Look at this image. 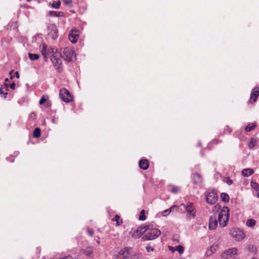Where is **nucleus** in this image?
<instances>
[{
	"instance_id": "obj_1",
	"label": "nucleus",
	"mask_w": 259,
	"mask_h": 259,
	"mask_svg": "<svg viewBox=\"0 0 259 259\" xmlns=\"http://www.w3.org/2000/svg\"><path fill=\"white\" fill-rule=\"evenodd\" d=\"M146 230L145 234L143 238L145 240H151L157 238L161 234L160 231L155 228H153L152 225H147L145 226Z\"/></svg>"
},
{
	"instance_id": "obj_2",
	"label": "nucleus",
	"mask_w": 259,
	"mask_h": 259,
	"mask_svg": "<svg viewBox=\"0 0 259 259\" xmlns=\"http://www.w3.org/2000/svg\"><path fill=\"white\" fill-rule=\"evenodd\" d=\"M229 218V209L227 206L223 207L219 212L218 221L222 227H225L228 223Z\"/></svg>"
},
{
	"instance_id": "obj_3",
	"label": "nucleus",
	"mask_w": 259,
	"mask_h": 259,
	"mask_svg": "<svg viewBox=\"0 0 259 259\" xmlns=\"http://www.w3.org/2000/svg\"><path fill=\"white\" fill-rule=\"evenodd\" d=\"M229 234L234 239L238 241L243 240L246 236L245 233L242 230L237 228L231 229Z\"/></svg>"
},
{
	"instance_id": "obj_4",
	"label": "nucleus",
	"mask_w": 259,
	"mask_h": 259,
	"mask_svg": "<svg viewBox=\"0 0 259 259\" xmlns=\"http://www.w3.org/2000/svg\"><path fill=\"white\" fill-rule=\"evenodd\" d=\"M61 53H59L56 49L53 55L51 56V60L54 66L57 67L59 71L61 70L60 66L62 64V59Z\"/></svg>"
},
{
	"instance_id": "obj_5",
	"label": "nucleus",
	"mask_w": 259,
	"mask_h": 259,
	"mask_svg": "<svg viewBox=\"0 0 259 259\" xmlns=\"http://www.w3.org/2000/svg\"><path fill=\"white\" fill-rule=\"evenodd\" d=\"M61 57L65 60L70 62L75 58L74 51L69 48H64L61 53Z\"/></svg>"
},
{
	"instance_id": "obj_6",
	"label": "nucleus",
	"mask_w": 259,
	"mask_h": 259,
	"mask_svg": "<svg viewBox=\"0 0 259 259\" xmlns=\"http://www.w3.org/2000/svg\"><path fill=\"white\" fill-rule=\"evenodd\" d=\"M40 49L41 54L46 61L48 59V56H50L51 57L56 50L55 48H49L48 46L45 44H42L40 46Z\"/></svg>"
},
{
	"instance_id": "obj_7",
	"label": "nucleus",
	"mask_w": 259,
	"mask_h": 259,
	"mask_svg": "<svg viewBox=\"0 0 259 259\" xmlns=\"http://www.w3.org/2000/svg\"><path fill=\"white\" fill-rule=\"evenodd\" d=\"M205 196L206 202L210 204H215L218 198L217 193L214 191L206 193Z\"/></svg>"
},
{
	"instance_id": "obj_8",
	"label": "nucleus",
	"mask_w": 259,
	"mask_h": 259,
	"mask_svg": "<svg viewBox=\"0 0 259 259\" xmlns=\"http://www.w3.org/2000/svg\"><path fill=\"white\" fill-rule=\"evenodd\" d=\"M59 95L60 98L65 102H69L72 100V97L69 92L66 89H62L60 90Z\"/></svg>"
},
{
	"instance_id": "obj_9",
	"label": "nucleus",
	"mask_w": 259,
	"mask_h": 259,
	"mask_svg": "<svg viewBox=\"0 0 259 259\" xmlns=\"http://www.w3.org/2000/svg\"><path fill=\"white\" fill-rule=\"evenodd\" d=\"M238 254V249L235 247H232L226 250L221 255L222 258L228 259Z\"/></svg>"
},
{
	"instance_id": "obj_10",
	"label": "nucleus",
	"mask_w": 259,
	"mask_h": 259,
	"mask_svg": "<svg viewBox=\"0 0 259 259\" xmlns=\"http://www.w3.org/2000/svg\"><path fill=\"white\" fill-rule=\"evenodd\" d=\"M181 206H183L185 208V209L189 214V216L192 217H195L196 213V209L194 207L192 202H188L186 204L182 203Z\"/></svg>"
},
{
	"instance_id": "obj_11",
	"label": "nucleus",
	"mask_w": 259,
	"mask_h": 259,
	"mask_svg": "<svg viewBox=\"0 0 259 259\" xmlns=\"http://www.w3.org/2000/svg\"><path fill=\"white\" fill-rule=\"evenodd\" d=\"M116 259H130V254L127 248L120 249L115 255Z\"/></svg>"
},
{
	"instance_id": "obj_12",
	"label": "nucleus",
	"mask_w": 259,
	"mask_h": 259,
	"mask_svg": "<svg viewBox=\"0 0 259 259\" xmlns=\"http://www.w3.org/2000/svg\"><path fill=\"white\" fill-rule=\"evenodd\" d=\"M48 34L53 39L58 37V29L55 24H51L48 26Z\"/></svg>"
},
{
	"instance_id": "obj_13",
	"label": "nucleus",
	"mask_w": 259,
	"mask_h": 259,
	"mask_svg": "<svg viewBox=\"0 0 259 259\" xmlns=\"http://www.w3.org/2000/svg\"><path fill=\"white\" fill-rule=\"evenodd\" d=\"M259 96V87H256L252 89L249 99V102L251 104L256 102L257 97Z\"/></svg>"
},
{
	"instance_id": "obj_14",
	"label": "nucleus",
	"mask_w": 259,
	"mask_h": 259,
	"mask_svg": "<svg viewBox=\"0 0 259 259\" xmlns=\"http://www.w3.org/2000/svg\"><path fill=\"white\" fill-rule=\"evenodd\" d=\"M68 37L70 41L71 42L75 44L78 39L79 32L77 30L73 29L69 32Z\"/></svg>"
},
{
	"instance_id": "obj_15",
	"label": "nucleus",
	"mask_w": 259,
	"mask_h": 259,
	"mask_svg": "<svg viewBox=\"0 0 259 259\" xmlns=\"http://www.w3.org/2000/svg\"><path fill=\"white\" fill-rule=\"evenodd\" d=\"M146 230L145 229V226L139 228L137 230L134 231L132 235V238L134 239H137L140 238L143 234H145Z\"/></svg>"
},
{
	"instance_id": "obj_16",
	"label": "nucleus",
	"mask_w": 259,
	"mask_h": 259,
	"mask_svg": "<svg viewBox=\"0 0 259 259\" xmlns=\"http://www.w3.org/2000/svg\"><path fill=\"white\" fill-rule=\"evenodd\" d=\"M218 226V221L217 220L216 217L214 216H211L209 218V222L208 228L210 230L215 229Z\"/></svg>"
},
{
	"instance_id": "obj_17",
	"label": "nucleus",
	"mask_w": 259,
	"mask_h": 259,
	"mask_svg": "<svg viewBox=\"0 0 259 259\" xmlns=\"http://www.w3.org/2000/svg\"><path fill=\"white\" fill-rule=\"evenodd\" d=\"M218 248L217 244H212L206 251V256H210L213 253L215 252Z\"/></svg>"
},
{
	"instance_id": "obj_18",
	"label": "nucleus",
	"mask_w": 259,
	"mask_h": 259,
	"mask_svg": "<svg viewBox=\"0 0 259 259\" xmlns=\"http://www.w3.org/2000/svg\"><path fill=\"white\" fill-rule=\"evenodd\" d=\"M193 180L195 184L199 185L202 182V178L200 174L196 173L193 176Z\"/></svg>"
},
{
	"instance_id": "obj_19",
	"label": "nucleus",
	"mask_w": 259,
	"mask_h": 259,
	"mask_svg": "<svg viewBox=\"0 0 259 259\" xmlns=\"http://www.w3.org/2000/svg\"><path fill=\"white\" fill-rule=\"evenodd\" d=\"M49 15L50 17H61L65 16L64 13L63 12H58L55 11H49Z\"/></svg>"
},
{
	"instance_id": "obj_20",
	"label": "nucleus",
	"mask_w": 259,
	"mask_h": 259,
	"mask_svg": "<svg viewBox=\"0 0 259 259\" xmlns=\"http://www.w3.org/2000/svg\"><path fill=\"white\" fill-rule=\"evenodd\" d=\"M140 167L144 170L147 169L149 167V162L147 159H141L139 161Z\"/></svg>"
},
{
	"instance_id": "obj_21",
	"label": "nucleus",
	"mask_w": 259,
	"mask_h": 259,
	"mask_svg": "<svg viewBox=\"0 0 259 259\" xmlns=\"http://www.w3.org/2000/svg\"><path fill=\"white\" fill-rule=\"evenodd\" d=\"M253 173V170L251 168H245L241 171V174L243 177H248Z\"/></svg>"
},
{
	"instance_id": "obj_22",
	"label": "nucleus",
	"mask_w": 259,
	"mask_h": 259,
	"mask_svg": "<svg viewBox=\"0 0 259 259\" xmlns=\"http://www.w3.org/2000/svg\"><path fill=\"white\" fill-rule=\"evenodd\" d=\"M93 248L92 247H88L81 250V253L85 254L87 256H90L93 253Z\"/></svg>"
},
{
	"instance_id": "obj_23",
	"label": "nucleus",
	"mask_w": 259,
	"mask_h": 259,
	"mask_svg": "<svg viewBox=\"0 0 259 259\" xmlns=\"http://www.w3.org/2000/svg\"><path fill=\"white\" fill-rule=\"evenodd\" d=\"M178 207L176 205H173L171 206L169 208L164 210L161 212V215L162 217H167L168 216L169 213L172 211V210L175 208Z\"/></svg>"
},
{
	"instance_id": "obj_24",
	"label": "nucleus",
	"mask_w": 259,
	"mask_h": 259,
	"mask_svg": "<svg viewBox=\"0 0 259 259\" xmlns=\"http://www.w3.org/2000/svg\"><path fill=\"white\" fill-rule=\"evenodd\" d=\"M173 249V247L171 246L169 247V249L171 250L172 251H177L180 254H182L184 252V247L182 245H178L174 247V249Z\"/></svg>"
},
{
	"instance_id": "obj_25",
	"label": "nucleus",
	"mask_w": 259,
	"mask_h": 259,
	"mask_svg": "<svg viewBox=\"0 0 259 259\" xmlns=\"http://www.w3.org/2000/svg\"><path fill=\"white\" fill-rule=\"evenodd\" d=\"M49 99V97L48 95H43L40 100H39V103L40 105H42L45 102H47V104L48 105V106H50V103L49 101H48Z\"/></svg>"
},
{
	"instance_id": "obj_26",
	"label": "nucleus",
	"mask_w": 259,
	"mask_h": 259,
	"mask_svg": "<svg viewBox=\"0 0 259 259\" xmlns=\"http://www.w3.org/2000/svg\"><path fill=\"white\" fill-rule=\"evenodd\" d=\"M255 224L256 221L255 220L253 219H248L246 222V226L250 228L253 227L255 225Z\"/></svg>"
},
{
	"instance_id": "obj_27",
	"label": "nucleus",
	"mask_w": 259,
	"mask_h": 259,
	"mask_svg": "<svg viewBox=\"0 0 259 259\" xmlns=\"http://www.w3.org/2000/svg\"><path fill=\"white\" fill-rule=\"evenodd\" d=\"M256 126V124L255 122L249 123L248 124L247 126H246L245 131L246 132H250L254 128H255Z\"/></svg>"
},
{
	"instance_id": "obj_28",
	"label": "nucleus",
	"mask_w": 259,
	"mask_h": 259,
	"mask_svg": "<svg viewBox=\"0 0 259 259\" xmlns=\"http://www.w3.org/2000/svg\"><path fill=\"white\" fill-rule=\"evenodd\" d=\"M257 143V141L256 139L254 138H251L250 140V142L248 144V147L250 149H252L254 147Z\"/></svg>"
},
{
	"instance_id": "obj_29",
	"label": "nucleus",
	"mask_w": 259,
	"mask_h": 259,
	"mask_svg": "<svg viewBox=\"0 0 259 259\" xmlns=\"http://www.w3.org/2000/svg\"><path fill=\"white\" fill-rule=\"evenodd\" d=\"M41 135L40 130L39 128H36L33 131V137L35 138H39Z\"/></svg>"
},
{
	"instance_id": "obj_30",
	"label": "nucleus",
	"mask_w": 259,
	"mask_h": 259,
	"mask_svg": "<svg viewBox=\"0 0 259 259\" xmlns=\"http://www.w3.org/2000/svg\"><path fill=\"white\" fill-rule=\"evenodd\" d=\"M168 190L173 193H177L179 192V188L177 186H169Z\"/></svg>"
},
{
	"instance_id": "obj_31",
	"label": "nucleus",
	"mask_w": 259,
	"mask_h": 259,
	"mask_svg": "<svg viewBox=\"0 0 259 259\" xmlns=\"http://www.w3.org/2000/svg\"><path fill=\"white\" fill-rule=\"evenodd\" d=\"M28 57L29 59L32 61L37 60L39 59V56L36 54L28 53Z\"/></svg>"
},
{
	"instance_id": "obj_32",
	"label": "nucleus",
	"mask_w": 259,
	"mask_h": 259,
	"mask_svg": "<svg viewBox=\"0 0 259 259\" xmlns=\"http://www.w3.org/2000/svg\"><path fill=\"white\" fill-rule=\"evenodd\" d=\"M221 198L222 201L224 202H228L229 200V195L225 193H222L221 194Z\"/></svg>"
},
{
	"instance_id": "obj_33",
	"label": "nucleus",
	"mask_w": 259,
	"mask_h": 259,
	"mask_svg": "<svg viewBox=\"0 0 259 259\" xmlns=\"http://www.w3.org/2000/svg\"><path fill=\"white\" fill-rule=\"evenodd\" d=\"M51 6L54 9H59L60 8V6H61V2L60 1L53 2L51 4Z\"/></svg>"
},
{
	"instance_id": "obj_34",
	"label": "nucleus",
	"mask_w": 259,
	"mask_h": 259,
	"mask_svg": "<svg viewBox=\"0 0 259 259\" xmlns=\"http://www.w3.org/2000/svg\"><path fill=\"white\" fill-rule=\"evenodd\" d=\"M112 220L116 221L118 226L120 225L122 223V220L120 219L119 216L118 215H116Z\"/></svg>"
},
{
	"instance_id": "obj_35",
	"label": "nucleus",
	"mask_w": 259,
	"mask_h": 259,
	"mask_svg": "<svg viewBox=\"0 0 259 259\" xmlns=\"http://www.w3.org/2000/svg\"><path fill=\"white\" fill-rule=\"evenodd\" d=\"M139 220L141 221H145L146 220V216L145 215V211L142 210L140 212Z\"/></svg>"
},
{
	"instance_id": "obj_36",
	"label": "nucleus",
	"mask_w": 259,
	"mask_h": 259,
	"mask_svg": "<svg viewBox=\"0 0 259 259\" xmlns=\"http://www.w3.org/2000/svg\"><path fill=\"white\" fill-rule=\"evenodd\" d=\"M223 181L229 186L232 185L233 183V181L230 179L229 178H225Z\"/></svg>"
},
{
	"instance_id": "obj_37",
	"label": "nucleus",
	"mask_w": 259,
	"mask_h": 259,
	"mask_svg": "<svg viewBox=\"0 0 259 259\" xmlns=\"http://www.w3.org/2000/svg\"><path fill=\"white\" fill-rule=\"evenodd\" d=\"M251 186L254 190H256L258 187V185L256 182L252 181L251 182Z\"/></svg>"
},
{
	"instance_id": "obj_38",
	"label": "nucleus",
	"mask_w": 259,
	"mask_h": 259,
	"mask_svg": "<svg viewBox=\"0 0 259 259\" xmlns=\"http://www.w3.org/2000/svg\"><path fill=\"white\" fill-rule=\"evenodd\" d=\"M130 259H139V255L138 254H134L131 256H130Z\"/></svg>"
},
{
	"instance_id": "obj_39",
	"label": "nucleus",
	"mask_w": 259,
	"mask_h": 259,
	"mask_svg": "<svg viewBox=\"0 0 259 259\" xmlns=\"http://www.w3.org/2000/svg\"><path fill=\"white\" fill-rule=\"evenodd\" d=\"M0 94L1 95H3L4 96V98H6V96L8 94V93L7 92H4V89H2V88H1L0 89Z\"/></svg>"
},
{
	"instance_id": "obj_40",
	"label": "nucleus",
	"mask_w": 259,
	"mask_h": 259,
	"mask_svg": "<svg viewBox=\"0 0 259 259\" xmlns=\"http://www.w3.org/2000/svg\"><path fill=\"white\" fill-rule=\"evenodd\" d=\"M87 231L90 236H92L93 235L94 231L92 229L88 228H87Z\"/></svg>"
},
{
	"instance_id": "obj_41",
	"label": "nucleus",
	"mask_w": 259,
	"mask_h": 259,
	"mask_svg": "<svg viewBox=\"0 0 259 259\" xmlns=\"http://www.w3.org/2000/svg\"><path fill=\"white\" fill-rule=\"evenodd\" d=\"M64 2L67 6H70L72 4V1L71 0H64Z\"/></svg>"
},
{
	"instance_id": "obj_42",
	"label": "nucleus",
	"mask_w": 259,
	"mask_h": 259,
	"mask_svg": "<svg viewBox=\"0 0 259 259\" xmlns=\"http://www.w3.org/2000/svg\"><path fill=\"white\" fill-rule=\"evenodd\" d=\"M146 249L147 250V251L148 252H149L150 251H152L154 250V248L150 246H146Z\"/></svg>"
},
{
	"instance_id": "obj_43",
	"label": "nucleus",
	"mask_w": 259,
	"mask_h": 259,
	"mask_svg": "<svg viewBox=\"0 0 259 259\" xmlns=\"http://www.w3.org/2000/svg\"><path fill=\"white\" fill-rule=\"evenodd\" d=\"M227 128H225V132H228V133H230L232 131V130L231 128H229L228 126H227Z\"/></svg>"
},
{
	"instance_id": "obj_44",
	"label": "nucleus",
	"mask_w": 259,
	"mask_h": 259,
	"mask_svg": "<svg viewBox=\"0 0 259 259\" xmlns=\"http://www.w3.org/2000/svg\"><path fill=\"white\" fill-rule=\"evenodd\" d=\"M10 88H11V89H12V90H15V83H12V84L10 85Z\"/></svg>"
},
{
	"instance_id": "obj_45",
	"label": "nucleus",
	"mask_w": 259,
	"mask_h": 259,
	"mask_svg": "<svg viewBox=\"0 0 259 259\" xmlns=\"http://www.w3.org/2000/svg\"><path fill=\"white\" fill-rule=\"evenodd\" d=\"M30 117L32 118H34L35 117V114L34 113H31L30 114Z\"/></svg>"
},
{
	"instance_id": "obj_46",
	"label": "nucleus",
	"mask_w": 259,
	"mask_h": 259,
	"mask_svg": "<svg viewBox=\"0 0 259 259\" xmlns=\"http://www.w3.org/2000/svg\"><path fill=\"white\" fill-rule=\"evenodd\" d=\"M15 76L17 78H19V74L18 71L15 72Z\"/></svg>"
},
{
	"instance_id": "obj_47",
	"label": "nucleus",
	"mask_w": 259,
	"mask_h": 259,
	"mask_svg": "<svg viewBox=\"0 0 259 259\" xmlns=\"http://www.w3.org/2000/svg\"><path fill=\"white\" fill-rule=\"evenodd\" d=\"M95 240L96 241V242H97V243L98 244H100V240H99V238H98V239H95Z\"/></svg>"
},
{
	"instance_id": "obj_48",
	"label": "nucleus",
	"mask_w": 259,
	"mask_h": 259,
	"mask_svg": "<svg viewBox=\"0 0 259 259\" xmlns=\"http://www.w3.org/2000/svg\"><path fill=\"white\" fill-rule=\"evenodd\" d=\"M5 81L6 82H8V81H9V79L8 78H6V79H5Z\"/></svg>"
},
{
	"instance_id": "obj_49",
	"label": "nucleus",
	"mask_w": 259,
	"mask_h": 259,
	"mask_svg": "<svg viewBox=\"0 0 259 259\" xmlns=\"http://www.w3.org/2000/svg\"><path fill=\"white\" fill-rule=\"evenodd\" d=\"M215 208H217V207H219V206L216 205L215 206H214Z\"/></svg>"
},
{
	"instance_id": "obj_50",
	"label": "nucleus",
	"mask_w": 259,
	"mask_h": 259,
	"mask_svg": "<svg viewBox=\"0 0 259 259\" xmlns=\"http://www.w3.org/2000/svg\"><path fill=\"white\" fill-rule=\"evenodd\" d=\"M12 72H13V70L10 71V74L11 75Z\"/></svg>"
},
{
	"instance_id": "obj_51",
	"label": "nucleus",
	"mask_w": 259,
	"mask_h": 259,
	"mask_svg": "<svg viewBox=\"0 0 259 259\" xmlns=\"http://www.w3.org/2000/svg\"><path fill=\"white\" fill-rule=\"evenodd\" d=\"M198 145L199 146H201L200 143H198Z\"/></svg>"
},
{
	"instance_id": "obj_52",
	"label": "nucleus",
	"mask_w": 259,
	"mask_h": 259,
	"mask_svg": "<svg viewBox=\"0 0 259 259\" xmlns=\"http://www.w3.org/2000/svg\"><path fill=\"white\" fill-rule=\"evenodd\" d=\"M27 2H29L30 1H31V0H26Z\"/></svg>"
},
{
	"instance_id": "obj_53",
	"label": "nucleus",
	"mask_w": 259,
	"mask_h": 259,
	"mask_svg": "<svg viewBox=\"0 0 259 259\" xmlns=\"http://www.w3.org/2000/svg\"><path fill=\"white\" fill-rule=\"evenodd\" d=\"M258 197H259V194H258Z\"/></svg>"
}]
</instances>
